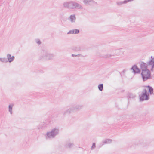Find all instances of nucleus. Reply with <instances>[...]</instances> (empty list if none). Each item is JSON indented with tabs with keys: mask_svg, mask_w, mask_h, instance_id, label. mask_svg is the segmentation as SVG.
<instances>
[{
	"mask_svg": "<svg viewBox=\"0 0 154 154\" xmlns=\"http://www.w3.org/2000/svg\"><path fill=\"white\" fill-rule=\"evenodd\" d=\"M0 61L4 63H7L8 60L6 58H0Z\"/></svg>",
	"mask_w": 154,
	"mask_h": 154,
	"instance_id": "22",
	"label": "nucleus"
},
{
	"mask_svg": "<svg viewBox=\"0 0 154 154\" xmlns=\"http://www.w3.org/2000/svg\"><path fill=\"white\" fill-rule=\"evenodd\" d=\"M43 123H44L43 124V127H45L46 126V125L48 124V123H45L44 122H43Z\"/></svg>",
	"mask_w": 154,
	"mask_h": 154,
	"instance_id": "29",
	"label": "nucleus"
},
{
	"mask_svg": "<svg viewBox=\"0 0 154 154\" xmlns=\"http://www.w3.org/2000/svg\"><path fill=\"white\" fill-rule=\"evenodd\" d=\"M112 140L110 139H106L105 140L103 141V144H109L112 143Z\"/></svg>",
	"mask_w": 154,
	"mask_h": 154,
	"instance_id": "18",
	"label": "nucleus"
},
{
	"mask_svg": "<svg viewBox=\"0 0 154 154\" xmlns=\"http://www.w3.org/2000/svg\"><path fill=\"white\" fill-rule=\"evenodd\" d=\"M141 75L143 81H145L151 78V74L150 71L148 69L143 70Z\"/></svg>",
	"mask_w": 154,
	"mask_h": 154,
	"instance_id": "4",
	"label": "nucleus"
},
{
	"mask_svg": "<svg viewBox=\"0 0 154 154\" xmlns=\"http://www.w3.org/2000/svg\"><path fill=\"white\" fill-rule=\"evenodd\" d=\"M41 56L40 57V59L46 60H51L53 59L55 55L53 54H50L46 51L43 50L41 52Z\"/></svg>",
	"mask_w": 154,
	"mask_h": 154,
	"instance_id": "2",
	"label": "nucleus"
},
{
	"mask_svg": "<svg viewBox=\"0 0 154 154\" xmlns=\"http://www.w3.org/2000/svg\"><path fill=\"white\" fill-rule=\"evenodd\" d=\"M74 31L73 29L70 30L67 33L68 34H74Z\"/></svg>",
	"mask_w": 154,
	"mask_h": 154,
	"instance_id": "26",
	"label": "nucleus"
},
{
	"mask_svg": "<svg viewBox=\"0 0 154 154\" xmlns=\"http://www.w3.org/2000/svg\"><path fill=\"white\" fill-rule=\"evenodd\" d=\"M148 65L146 64L145 63L143 62H141L140 63V68L142 70V71L143 70L147 69Z\"/></svg>",
	"mask_w": 154,
	"mask_h": 154,
	"instance_id": "8",
	"label": "nucleus"
},
{
	"mask_svg": "<svg viewBox=\"0 0 154 154\" xmlns=\"http://www.w3.org/2000/svg\"><path fill=\"white\" fill-rule=\"evenodd\" d=\"M63 5L64 8L70 10L83 9L81 5L74 1L65 2L63 3Z\"/></svg>",
	"mask_w": 154,
	"mask_h": 154,
	"instance_id": "1",
	"label": "nucleus"
},
{
	"mask_svg": "<svg viewBox=\"0 0 154 154\" xmlns=\"http://www.w3.org/2000/svg\"><path fill=\"white\" fill-rule=\"evenodd\" d=\"M138 116V117H139V118L140 117V116Z\"/></svg>",
	"mask_w": 154,
	"mask_h": 154,
	"instance_id": "33",
	"label": "nucleus"
},
{
	"mask_svg": "<svg viewBox=\"0 0 154 154\" xmlns=\"http://www.w3.org/2000/svg\"><path fill=\"white\" fill-rule=\"evenodd\" d=\"M96 147V144L95 143H93L92 146L91 147V149L92 150L94 149Z\"/></svg>",
	"mask_w": 154,
	"mask_h": 154,
	"instance_id": "28",
	"label": "nucleus"
},
{
	"mask_svg": "<svg viewBox=\"0 0 154 154\" xmlns=\"http://www.w3.org/2000/svg\"><path fill=\"white\" fill-rule=\"evenodd\" d=\"M36 42L38 45H40L41 44V42L39 39H37L36 40Z\"/></svg>",
	"mask_w": 154,
	"mask_h": 154,
	"instance_id": "27",
	"label": "nucleus"
},
{
	"mask_svg": "<svg viewBox=\"0 0 154 154\" xmlns=\"http://www.w3.org/2000/svg\"><path fill=\"white\" fill-rule=\"evenodd\" d=\"M59 133V129L57 128H54L52 129L51 131L48 132L46 133V139L48 138H54L56 135L58 134Z\"/></svg>",
	"mask_w": 154,
	"mask_h": 154,
	"instance_id": "3",
	"label": "nucleus"
},
{
	"mask_svg": "<svg viewBox=\"0 0 154 154\" xmlns=\"http://www.w3.org/2000/svg\"><path fill=\"white\" fill-rule=\"evenodd\" d=\"M121 118V117H119V118H117V119H118V120H120V119Z\"/></svg>",
	"mask_w": 154,
	"mask_h": 154,
	"instance_id": "30",
	"label": "nucleus"
},
{
	"mask_svg": "<svg viewBox=\"0 0 154 154\" xmlns=\"http://www.w3.org/2000/svg\"><path fill=\"white\" fill-rule=\"evenodd\" d=\"M83 2L87 5H91L92 4L96 3L95 1L93 0H84Z\"/></svg>",
	"mask_w": 154,
	"mask_h": 154,
	"instance_id": "9",
	"label": "nucleus"
},
{
	"mask_svg": "<svg viewBox=\"0 0 154 154\" xmlns=\"http://www.w3.org/2000/svg\"><path fill=\"white\" fill-rule=\"evenodd\" d=\"M151 59L147 63L148 65H152V68L151 69L152 70V69L154 68V58H152V57H151Z\"/></svg>",
	"mask_w": 154,
	"mask_h": 154,
	"instance_id": "11",
	"label": "nucleus"
},
{
	"mask_svg": "<svg viewBox=\"0 0 154 154\" xmlns=\"http://www.w3.org/2000/svg\"><path fill=\"white\" fill-rule=\"evenodd\" d=\"M135 119H138V118H135Z\"/></svg>",
	"mask_w": 154,
	"mask_h": 154,
	"instance_id": "32",
	"label": "nucleus"
},
{
	"mask_svg": "<svg viewBox=\"0 0 154 154\" xmlns=\"http://www.w3.org/2000/svg\"><path fill=\"white\" fill-rule=\"evenodd\" d=\"M146 87L148 89L150 94L151 95L153 93V89L152 87L149 85L147 86Z\"/></svg>",
	"mask_w": 154,
	"mask_h": 154,
	"instance_id": "17",
	"label": "nucleus"
},
{
	"mask_svg": "<svg viewBox=\"0 0 154 154\" xmlns=\"http://www.w3.org/2000/svg\"><path fill=\"white\" fill-rule=\"evenodd\" d=\"M134 0H125L123 1H119L118 2H116L117 5L118 6H120L123 4H125L127 3L133 1Z\"/></svg>",
	"mask_w": 154,
	"mask_h": 154,
	"instance_id": "10",
	"label": "nucleus"
},
{
	"mask_svg": "<svg viewBox=\"0 0 154 154\" xmlns=\"http://www.w3.org/2000/svg\"><path fill=\"white\" fill-rule=\"evenodd\" d=\"M131 69L133 70V72L134 73H139L140 72V69L135 65L133 66Z\"/></svg>",
	"mask_w": 154,
	"mask_h": 154,
	"instance_id": "6",
	"label": "nucleus"
},
{
	"mask_svg": "<svg viewBox=\"0 0 154 154\" xmlns=\"http://www.w3.org/2000/svg\"><path fill=\"white\" fill-rule=\"evenodd\" d=\"M127 97L129 98H133L135 97L136 95L132 93H129L127 94Z\"/></svg>",
	"mask_w": 154,
	"mask_h": 154,
	"instance_id": "19",
	"label": "nucleus"
},
{
	"mask_svg": "<svg viewBox=\"0 0 154 154\" xmlns=\"http://www.w3.org/2000/svg\"><path fill=\"white\" fill-rule=\"evenodd\" d=\"M139 97L141 101L148 100L149 98V94L147 90L145 89L142 92L141 94L139 95Z\"/></svg>",
	"mask_w": 154,
	"mask_h": 154,
	"instance_id": "5",
	"label": "nucleus"
},
{
	"mask_svg": "<svg viewBox=\"0 0 154 154\" xmlns=\"http://www.w3.org/2000/svg\"><path fill=\"white\" fill-rule=\"evenodd\" d=\"M74 31V34H77L79 33V30L77 29H73Z\"/></svg>",
	"mask_w": 154,
	"mask_h": 154,
	"instance_id": "25",
	"label": "nucleus"
},
{
	"mask_svg": "<svg viewBox=\"0 0 154 154\" xmlns=\"http://www.w3.org/2000/svg\"><path fill=\"white\" fill-rule=\"evenodd\" d=\"M69 19L72 23H74L76 20L75 15H71Z\"/></svg>",
	"mask_w": 154,
	"mask_h": 154,
	"instance_id": "15",
	"label": "nucleus"
},
{
	"mask_svg": "<svg viewBox=\"0 0 154 154\" xmlns=\"http://www.w3.org/2000/svg\"><path fill=\"white\" fill-rule=\"evenodd\" d=\"M103 84H100L98 85V88L100 91H102L103 89Z\"/></svg>",
	"mask_w": 154,
	"mask_h": 154,
	"instance_id": "20",
	"label": "nucleus"
},
{
	"mask_svg": "<svg viewBox=\"0 0 154 154\" xmlns=\"http://www.w3.org/2000/svg\"><path fill=\"white\" fill-rule=\"evenodd\" d=\"M7 60H8V62H9L10 63L12 62L13 61L15 57L14 56H12L11 57V55L10 54H8L7 56Z\"/></svg>",
	"mask_w": 154,
	"mask_h": 154,
	"instance_id": "12",
	"label": "nucleus"
},
{
	"mask_svg": "<svg viewBox=\"0 0 154 154\" xmlns=\"http://www.w3.org/2000/svg\"><path fill=\"white\" fill-rule=\"evenodd\" d=\"M125 71V69H124V70H123V72H124Z\"/></svg>",
	"mask_w": 154,
	"mask_h": 154,
	"instance_id": "31",
	"label": "nucleus"
},
{
	"mask_svg": "<svg viewBox=\"0 0 154 154\" xmlns=\"http://www.w3.org/2000/svg\"><path fill=\"white\" fill-rule=\"evenodd\" d=\"M14 104L12 103L11 104L8 106V111L11 114H12L13 113L12 108Z\"/></svg>",
	"mask_w": 154,
	"mask_h": 154,
	"instance_id": "16",
	"label": "nucleus"
},
{
	"mask_svg": "<svg viewBox=\"0 0 154 154\" xmlns=\"http://www.w3.org/2000/svg\"><path fill=\"white\" fill-rule=\"evenodd\" d=\"M71 56L73 57H84V56H83L81 54H78L75 55L74 54H72L71 55Z\"/></svg>",
	"mask_w": 154,
	"mask_h": 154,
	"instance_id": "24",
	"label": "nucleus"
},
{
	"mask_svg": "<svg viewBox=\"0 0 154 154\" xmlns=\"http://www.w3.org/2000/svg\"><path fill=\"white\" fill-rule=\"evenodd\" d=\"M73 112L71 108L66 110L64 111L63 113V116H65L67 114H69L70 113Z\"/></svg>",
	"mask_w": 154,
	"mask_h": 154,
	"instance_id": "14",
	"label": "nucleus"
},
{
	"mask_svg": "<svg viewBox=\"0 0 154 154\" xmlns=\"http://www.w3.org/2000/svg\"><path fill=\"white\" fill-rule=\"evenodd\" d=\"M74 144L72 143H71L69 142H66V143L65 146L66 148H71L73 146Z\"/></svg>",
	"mask_w": 154,
	"mask_h": 154,
	"instance_id": "13",
	"label": "nucleus"
},
{
	"mask_svg": "<svg viewBox=\"0 0 154 154\" xmlns=\"http://www.w3.org/2000/svg\"><path fill=\"white\" fill-rule=\"evenodd\" d=\"M113 56V55H112L111 54H106L104 55L103 57L104 58H109Z\"/></svg>",
	"mask_w": 154,
	"mask_h": 154,
	"instance_id": "23",
	"label": "nucleus"
},
{
	"mask_svg": "<svg viewBox=\"0 0 154 154\" xmlns=\"http://www.w3.org/2000/svg\"><path fill=\"white\" fill-rule=\"evenodd\" d=\"M82 105H77L71 107L73 112L78 111L81 109L83 107Z\"/></svg>",
	"mask_w": 154,
	"mask_h": 154,
	"instance_id": "7",
	"label": "nucleus"
},
{
	"mask_svg": "<svg viewBox=\"0 0 154 154\" xmlns=\"http://www.w3.org/2000/svg\"><path fill=\"white\" fill-rule=\"evenodd\" d=\"M81 47L80 46H78L74 47L73 50L75 51H78L81 50Z\"/></svg>",
	"mask_w": 154,
	"mask_h": 154,
	"instance_id": "21",
	"label": "nucleus"
}]
</instances>
